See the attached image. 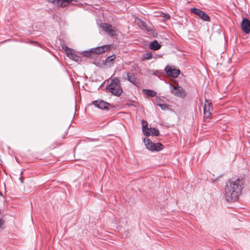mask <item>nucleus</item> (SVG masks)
Here are the masks:
<instances>
[{"instance_id":"nucleus-1","label":"nucleus","mask_w":250,"mask_h":250,"mask_svg":"<svg viewBox=\"0 0 250 250\" xmlns=\"http://www.w3.org/2000/svg\"><path fill=\"white\" fill-rule=\"evenodd\" d=\"M244 183L243 178H232L228 181L225 187L224 195L228 202H234L238 200Z\"/></svg>"},{"instance_id":"nucleus-2","label":"nucleus","mask_w":250,"mask_h":250,"mask_svg":"<svg viewBox=\"0 0 250 250\" xmlns=\"http://www.w3.org/2000/svg\"><path fill=\"white\" fill-rule=\"evenodd\" d=\"M106 89L110 92L113 95L120 96L123 92V89L119 78L115 77L111 80V82L106 86Z\"/></svg>"},{"instance_id":"nucleus-3","label":"nucleus","mask_w":250,"mask_h":250,"mask_svg":"<svg viewBox=\"0 0 250 250\" xmlns=\"http://www.w3.org/2000/svg\"><path fill=\"white\" fill-rule=\"evenodd\" d=\"M144 142L147 149L151 151H159L163 148V145L161 143H154L149 139H144Z\"/></svg>"},{"instance_id":"nucleus-4","label":"nucleus","mask_w":250,"mask_h":250,"mask_svg":"<svg viewBox=\"0 0 250 250\" xmlns=\"http://www.w3.org/2000/svg\"><path fill=\"white\" fill-rule=\"evenodd\" d=\"M170 87L172 93L177 97H184L186 95V93L183 87L178 84L175 86L170 84Z\"/></svg>"},{"instance_id":"nucleus-5","label":"nucleus","mask_w":250,"mask_h":250,"mask_svg":"<svg viewBox=\"0 0 250 250\" xmlns=\"http://www.w3.org/2000/svg\"><path fill=\"white\" fill-rule=\"evenodd\" d=\"M93 104L96 107L101 109H108L109 110H114V106L110 104L109 103L103 100H96L93 102Z\"/></svg>"},{"instance_id":"nucleus-6","label":"nucleus","mask_w":250,"mask_h":250,"mask_svg":"<svg viewBox=\"0 0 250 250\" xmlns=\"http://www.w3.org/2000/svg\"><path fill=\"white\" fill-rule=\"evenodd\" d=\"M190 11L191 13L199 16V17L203 20L206 21H210L209 17L205 12L202 11L199 9L195 7L191 8L190 9Z\"/></svg>"},{"instance_id":"nucleus-7","label":"nucleus","mask_w":250,"mask_h":250,"mask_svg":"<svg viewBox=\"0 0 250 250\" xmlns=\"http://www.w3.org/2000/svg\"><path fill=\"white\" fill-rule=\"evenodd\" d=\"M100 27L104 31L111 36H113L116 31L115 27H113L111 25L105 22L101 23L100 24Z\"/></svg>"},{"instance_id":"nucleus-8","label":"nucleus","mask_w":250,"mask_h":250,"mask_svg":"<svg viewBox=\"0 0 250 250\" xmlns=\"http://www.w3.org/2000/svg\"><path fill=\"white\" fill-rule=\"evenodd\" d=\"M49 2L61 7L67 6L72 1H76L75 0H48Z\"/></svg>"},{"instance_id":"nucleus-9","label":"nucleus","mask_w":250,"mask_h":250,"mask_svg":"<svg viewBox=\"0 0 250 250\" xmlns=\"http://www.w3.org/2000/svg\"><path fill=\"white\" fill-rule=\"evenodd\" d=\"M165 70L168 75L174 78H177L180 73V71L179 69H176L174 68H172L168 65L166 67Z\"/></svg>"},{"instance_id":"nucleus-10","label":"nucleus","mask_w":250,"mask_h":250,"mask_svg":"<svg viewBox=\"0 0 250 250\" xmlns=\"http://www.w3.org/2000/svg\"><path fill=\"white\" fill-rule=\"evenodd\" d=\"M109 49L110 46L109 45H104L101 46L91 48V50L92 51L93 54L95 55L94 57L95 58L97 55L103 53Z\"/></svg>"},{"instance_id":"nucleus-11","label":"nucleus","mask_w":250,"mask_h":250,"mask_svg":"<svg viewBox=\"0 0 250 250\" xmlns=\"http://www.w3.org/2000/svg\"><path fill=\"white\" fill-rule=\"evenodd\" d=\"M109 49L110 46L109 45H104L101 46L91 48V50L92 51L93 54L95 55L94 57L95 58L97 55L103 53Z\"/></svg>"},{"instance_id":"nucleus-12","label":"nucleus","mask_w":250,"mask_h":250,"mask_svg":"<svg viewBox=\"0 0 250 250\" xmlns=\"http://www.w3.org/2000/svg\"><path fill=\"white\" fill-rule=\"evenodd\" d=\"M242 30L246 33L250 32V21L247 18L243 19L241 22Z\"/></svg>"},{"instance_id":"nucleus-13","label":"nucleus","mask_w":250,"mask_h":250,"mask_svg":"<svg viewBox=\"0 0 250 250\" xmlns=\"http://www.w3.org/2000/svg\"><path fill=\"white\" fill-rule=\"evenodd\" d=\"M144 135L146 136L150 135L157 136L159 135V131L155 128H149L147 130L145 133Z\"/></svg>"},{"instance_id":"nucleus-14","label":"nucleus","mask_w":250,"mask_h":250,"mask_svg":"<svg viewBox=\"0 0 250 250\" xmlns=\"http://www.w3.org/2000/svg\"><path fill=\"white\" fill-rule=\"evenodd\" d=\"M161 47V45L156 40L152 42L149 44L150 48L153 50H157L160 49Z\"/></svg>"},{"instance_id":"nucleus-15","label":"nucleus","mask_w":250,"mask_h":250,"mask_svg":"<svg viewBox=\"0 0 250 250\" xmlns=\"http://www.w3.org/2000/svg\"><path fill=\"white\" fill-rule=\"evenodd\" d=\"M126 75L127 81L130 82L131 83L135 84L136 79L134 73L128 72L126 73Z\"/></svg>"},{"instance_id":"nucleus-16","label":"nucleus","mask_w":250,"mask_h":250,"mask_svg":"<svg viewBox=\"0 0 250 250\" xmlns=\"http://www.w3.org/2000/svg\"><path fill=\"white\" fill-rule=\"evenodd\" d=\"M83 56L89 58H95L94 57V54H93V53H92V51L91 50V49H90L88 51H85L83 52Z\"/></svg>"},{"instance_id":"nucleus-17","label":"nucleus","mask_w":250,"mask_h":250,"mask_svg":"<svg viewBox=\"0 0 250 250\" xmlns=\"http://www.w3.org/2000/svg\"><path fill=\"white\" fill-rule=\"evenodd\" d=\"M143 91L146 95L151 97L155 96L156 94V92L152 90L144 89Z\"/></svg>"},{"instance_id":"nucleus-18","label":"nucleus","mask_w":250,"mask_h":250,"mask_svg":"<svg viewBox=\"0 0 250 250\" xmlns=\"http://www.w3.org/2000/svg\"><path fill=\"white\" fill-rule=\"evenodd\" d=\"M64 49V52L66 55L69 57L70 55H71L74 52L75 50L69 48L67 46H64V47H62Z\"/></svg>"},{"instance_id":"nucleus-19","label":"nucleus","mask_w":250,"mask_h":250,"mask_svg":"<svg viewBox=\"0 0 250 250\" xmlns=\"http://www.w3.org/2000/svg\"><path fill=\"white\" fill-rule=\"evenodd\" d=\"M141 124L142 125V130L144 133V134L145 133L147 130V129L149 128L147 126V123L146 121L145 120H142L141 121Z\"/></svg>"},{"instance_id":"nucleus-20","label":"nucleus","mask_w":250,"mask_h":250,"mask_svg":"<svg viewBox=\"0 0 250 250\" xmlns=\"http://www.w3.org/2000/svg\"><path fill=\"white\" fill-rule=\"evenodd\" d=\"M116 59V56L112 55L106 58L105 59V62L106 63H110L113 62Z\"/></svg>"},{"instance_id":"nucleus-21","label":"nucleus","mask_w":250,"mask_h":250,"mask_svg":"<svg viewBox=\"0 0 250 250\" xmlns=\"http://www.w3.org/2000/svg\"><path fill=\"white\" fill-rule=\"evenodd\" d=\"M152 54L150 52H147L146 54H144L143 56V60H150L152 58Z\"/></svg>"},{"instance_id":"nucleus-22","label":"nucleus","mask_w":250,"mask_h":250,"mask_svg":"<svg viewBox=\"0 0 250 250\" xmlns=\"http://www.w3.org/2000/svg\"><path fill=\"white\" fill-rule=\"evenodd\" d=\"M69 58L77 62H78L80 60V58L79 56H78L76 54H75V51L71 55L69 56Z\"/></svg>"},{"instance_id":"nucleus-23","label":"nucleus","mask_w":250,"mask_h":250,"mask_svg":"<svg viewBox=\"0 0 250 250\" xmlns=\"http://www.w3.org/2000/svg\"><path fill=\"white\" fill-rule=\"evenodd\" d=\"M157 104L163 110H165L168 108V105H167L165 104H161L159 103H157Z\"/></svg>"},{"instance_id":"nucleus-24","label":"nucleus","mask_w":250,"mask_h":250,"mask_svg":"<svg viewBox=\"0 0 250 250\" xmlns=\"http://www.w3.org/2000/svg\"><path fill=\"white\" fill-rule=\"evenodd\" d=\"M207 107L206 106V105L205 104V105L204 106V115H205V116H206L207 117H208L209 116L210 113L209 112L207 111Z\"/></svg>"},{"instance_id":"nucleus-25","label":"nucleus","mask_w":250,"mask_h":250,"mask_svg":"<svg viewBox=\"0 0 250 250\" xmlns=\"http://www.w3.org/2000/svg\"><path fill=\"white\" fill-rule=\"evenodd\" d=\"M153 71V74L154 75H158L159 74H160L161 73L158 71V70H156V71Z\"/></svg>"},{"instance_id":"nucleus-26","label":"nucleus","mask_w":250,"mask_h":250,"mask_svg":"<svg viewBox=\"0 0 250 250\" xmlns=\"http://www.w3.org/2000/svg\"><path fill=\"white\" fill-rule=\"evenodd\" d=\"M3 225V221L0 218V228H1V227Z\"/></svg>"},{"instance_id":"nucleus-27","label":"nucleus","mask_w":250,"mask_h":250,"mask_svg":"<svg viewBox=\"0 0 250 250\" xmlns=\"http://www.w3.org/2000/svg\"><path fill=\"white\" fill-rule=\"evenodd\" d=\"M20 179V180L21 181V183H23V179H24V178H23V177L21 176V177L20 178V179Z\"/></svg>"},{"instance_id":"nucleus-28","label":"nucleus","mask_w":250,"mask_h":250,"mask_svg":"<svg viewBox=\"0 0 250 250\" xmlns=\"http://www.w3.org/2000/svg\"><path fill=\"white\" fill-rule=\"evenodd\" d=\"M143 26H146V23H145V22H143Z\"/></svg>"},{"instance_id":"nucleus-29","label":"nucleus","mask_w":250,"mask_h":250,"mask_svg":"<svg viewBox=\"0 0 250 250\" xmlns=\"http://www.w3.org/2000/svg\"><path fill=\"white\" fill-rule=\"evenodd\" d=\"M2 195V194L1 193V192L0 191V196H1Z\"/></svg>"},{"instance_id":"nucleus-30","label":"nucleus","mask_w":250,"mask_h":250,"mask_svg":"<svg viewBox=\"0 0 250 250\" xmlns=\"http://www.w3.org/2000/svg\"><path fill=\"white\" fill-rule=\"evenodd\" d=\"M170 18V16H168V17L167 18H166L167 19H168Z\"/></svg>"},{"instance_id":"nucleus-31","label":"nucleus","mask_w":250,"mask_h":250,"mask_svg":"<svg viewBox=\"0 0 250 250\" xmlns=\"http://www.w3.org/2000/svg\"><path fill=\"white\" fill-rule=\"evenodd\" d=\"M22 173H23L22 172H21V175L22 174Z\"/></svg>"}]
</instances>
